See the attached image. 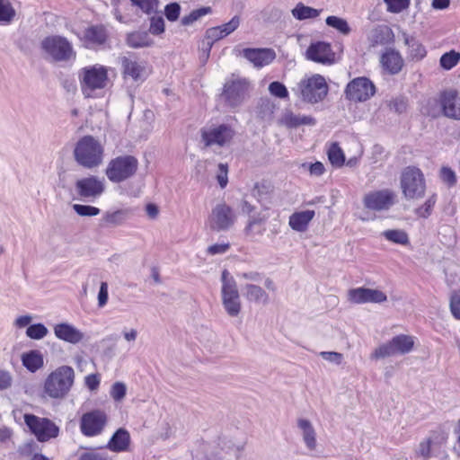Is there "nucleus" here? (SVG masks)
I'll list each match as a JSON object with an SVG mask.
<instances>
[{"instance_id": "obj_1", "label": "nucleus", "mask_w": 460, "mask_h": 460, "mask_svg": "<svg viewBox=\"0 0 460 460\" xmlns=\"http://www.w3.org/2000/svg\"><path fill=\"white\" fill-rule=\"evenodd\" d=\"M109 68L101 64L82 67L77 77L82 94L85 98H100L110 84Z\"/></svg>"}, {"instance_id": "obj_2", "label": "nucleus", "mask_w": 460, "mask_h": 460, "mask_svg": "<svg viewBox=\"0 0 460 460\" xmlns=\"http://www.w3.org/2000/svg\"><path fill=\"white\" fill-rule=\"evenodd\" d=\"M73 155L79 165L86 169H93L102 164L104 146L94 137L84 136L75 143Z\"/></svg>"}, {"instance_id": "obj_3", "label": "nucleus", "mask_w": 460, "mask_h": 460, "mask_svg": "<svg viewBox=\"0 0 460 460\" xmlns=\"http://www.w3.org/2000/svg\"><path fill=\"white\" fill-rule=\"evenodd\" d=\"M75 382V371L69 366H60L45 379L44 393L52 399H63L70 392Z\"/></svg>"}, {"instance_id": "obj_4", "label": "nucleus", "mask_w": 460, "mask_h": 460, "mask_svg": "<svg viewBox=\"0 0 460 460\" xmlns=\"http://www.w3.org/2000/svg\"><path fill=\"white\" fill-rule=\"evenodd\" d=\"M40 48L46 57L55 62H73L76 58L73 44L60 35L44 38L40 42Z\"/></svg>"}, {"instance_id": "obj_5", "label": "nucleus", "mask_w": 460, "mask_h": 460, "mask_svg": "<svg viewBox=\"0 0 460 460\" xmlns=\"http://www.w3.org/2000/svg\"><path fill=\"white\" fill-rule=\"evenodd\" d=\"M400 187L406 199H420L426 191V181L423 172L416 166L405 167L400 175Z\"/></svg>"}, {"instance_id": "obj_6", "label": "nucleus", "mask_w": 460, "mask_h": 460, "mask_svg": "<svg viewBox=\"0 0 460 460\" xmlns=\"http://www.w3.org/2000/svg\"><path fill=\"white\" fill-rule=\"evenodd\" d=\"M292 91L303 101L317 103L327 95L328 86L322 75H314L302 79Z\"/></svg>"}, {"instance_id": "obj_7", "label": "nucleus", "mask_w": 460, "mask_h": 460, "mask_svg": "<svg viewBox=\"0 0 460 460\" xmlns=\"http://www.w3.org/2000/svg\"><path fill=\"white\" fill-rule=\"evenodd\" d=\"M221 281V298L224 309L229 316L236 317L239 315L242 309L236 282L226 270L222 272Z\"/></svg>"}, {"instance_id": "obj_8", "label": "nucleus", "mask_w": 460, "mask_h": 460, "mask_svg": "<svg viewBox=\"0 0 460 460\" xmlns=\"http://www.w3.org/2000/svg\"><path fill=\"white\" fill-rule=\"evenodd\" d=\"M200 134L206 146L225 147L232 143L236 132L231 125L222 123L206 126Z\"/></svg>"}, {"instance_id": "obj_9", "label": "nucleus", "mask_w": 460, "mask_h": 460, "mask_svg": "<svg viewBox=\"0 0 460 460\" xmlns=\"http://www.w3.org/2000/svg\"><path fill=\"white\" fill-rule=\"evenodd\" d=\"M138 166L137 159L132 155H120L112 159L106 169L108 179L115 183L132 177Z\"/></svg>"}, {"instance_id": "obj_10", "label": "nucleus", "mask_w": 460, "mask_h": 460, "mask_svg": "<svg viewBox=\"0 0 460 460\" xmlns=\"http://www.w3.org/2000/svg\"><path fill=\"white\" fill-rule=\"evenodd\" d=\"M250 83L245 78L233 75L224 85L223 98L231 108L240 106L248 97Z\"/></svg>"}, {"instance_id": "obj_11", "label": "nucleus", "mask_w": 460, "mask_h": 460, "mask_svg": "<svg viewBox=\"0 0 460 460\" xmlns=\"http://www.w3.org/2000/svg\"><path fill=\"white\" fill-rule=\"evenodd\" d=\"M121 66V74L124 79L134 82L145 81L150 74L147 62L138 58L134 54L122 56L119 58Z\"/></svg>"}, {"instance_id": "obj_12", "label": "nucleus", "mask_w": 460, "mask_h": 460, "mask_svg": "<svg viewBox=\"0 0 460 460\" xmlns=\"http://www.w3.org/2000/svg\"><path fill=\"white\" fill-rule=\"evenodd\" d=\"M23 418L25 424L40 442L58 437L59 429L52 420L29 413L24 414Z\"/></svg>"}, {"instance_id": "obj_13", "label": "nucleus", "mask_w": 460, "mask_h": 460, "mask_svg": "<svg viewBox=\"0 0 460 460\" xmlns=\"http://www.w3.org/2000/svg\"><path fill=\"white\" fill-rule=\"evenodd\" d=\"M236 221V215L233 208L226 203L217 204L208 217V226L217 232L230 229Z\"/></svg>"}, {"instance_id": "obj_14", "label": "nucleus", "mask_w": 460, "mask_h": 460, "mask_svg": "<svg viewBox=\"0 0 460 460\" xmlns=\"http://www.w3.org/2000/svg\"><path fill=\"white\" fill-rule=\"evenodd\" d=\"M364 207L371 211H387L396 201V193L391 189L371 190L363 197Z\"/></svg>"}, {"instance_id": "obj_15", "label": "nucleus", "mask_w": 460, "mask_h": 460, "mask_svg": "<svg viewBox=\"0 0 460 460\" xmlns=\"http://www.w3.org/2000/svg\"><path fill=\"white\" fill-rule=\"evenodd\" d=\"M414 341L411 336L397 335L389 342L382 344L373 352L372 358H384L396 354H406L410 352L413 347Z\"/></svg>"}, {"instance_id": "obj_16", "label": "nucleus", "mask_w": 460, "mask_h": 460, "mask_svg": "<svg viewBox=\"0 0 460 460\" xmlns=\"http://www.w3.org/2000/svg\"><path fill=\"white\" fill-rule=\"evenodd\" d=\"M376 93L374 84L367 77H357L350 81L345 89L346 98L349 101L366 102Z\"/></svg>"}, {"instance_id": "obj_17", "label": "nucleus", "mask_w": 460, "mask_h": 460, "mask_svg": "<svg viewBox=\"0 0 460 460\" xmlns=\"http://www.w3.org/2000/svg\"><path fill=\"white\" fill-rule=\"evenodd\" d=\"M107 422L103 411L94 410L84 413L80 421L81 432L86 437H94L102 433Z\"/></svg>"}, {"instance_id": "obj_18", "label": "nucleus", "mask_w": 460, "mask_h": 460, "mask_svg": "<svg viewBox=\"0 0 460 460\" xmlns=\"http://www.w3.org/2000/svg\"><path fill=\"white\" fill-rule=\"evenodd\" d=\"M84 46L87 49H93L104 47L109 40V31L102 24H94L88 26L83 32L78 35Z\"/></svg>"}, {"instance_id": "obj_19", "label": "nucleus", "mask_w": 460, "mask_h": 460, "mask_svg": "<svg viewBox=\"0 0 460 460\" xmlns=\"http://www.w3.org/2000/svg\"><path fill=\"white\" fill-rule=\"evenodd\" d=\"M104 190V180L93 175L79 179L75 182L76 193L84 199H96L103 193Z\"/></svg>"}, {"instance_id": "obj_20", "label": "nucleus", "mask_w": 460, "mask_h": 460, "mask_svg": "<svg viewBox=\"0 0 460 460\" xmlns=\"http://www.w3.org/2000/svg\"><path fill=\"white\" fill-rule=\"evenodd\" d=\"M348 300L353 304H381L387 300V296L379 289L356 288L348 291Z\"/></svg>"}, {"instance_id": "obj_21", "label": "nucleus", "mask_w": 460, "mask_h": 460, "mask_svg": "<svg viewBox=\"0 0 460 460\" xmlns=\"http://www.w3.org/2000/svg\"><path fill=\"white\" fill-rule=\"evenodd\" d=\"M306 58L316 63L332 64L334 62L335 54L330 43L316 41L311 43L306 50Z\"/></svg>"}, {"instance_id": "obj_22", "label": "nucleus", "mask_w": 460, "mask_h": 460, "mask_svg": "<svg viewBox=\"0 0 460 460\" xmlns=\"http://www.w3.org/2000/svg\"><path fill=\"white\" fill-rule=\"evenodd\" d=\"M440 103L445 116L460 119V93L454 90L444 92Z\"/></svg>"}, {"instance_id": "obj_23", "label": "nucleus", "mask_w": 460, "mask_h": 460, "mask_svg": "<svg viewBox=\"0 0 460 460\" xmlns=\"http://www.w3.org/2000/svg\"><path fill=\"white\" fill-rule=\"evenodd\" d=\"M54 334L58 340L71 344H78L84 339V333L68 323L56 324Z\"/></svg>"}, {"instance_id": "obj_24", "label": "nucleus", "mask_w": 460, "mask_h": 460, "mask_svg": "<svg viewBox=\"0 0 460 460\" xmlns=\"http://www.w3.org/2000/svg\"><path fill=\"white\" fill-rule=\"evenodd\" d=\"M243 54L256 67L267 66L276 58L274 50L270 49H244Z\"/></svg>"}, {"instance_id": "obj_25", "label": "nucleus", "mask_w": 460, "mask_h": 460, "mask_svg": "<svg viewBox=\"0 0 460 460\" xmlns=\"http://www.w3.org/2000/svg\"><path fill=\"white\" fill-rule=\"evenodd\" d=\"M130 445L129 432L125 429H119L111 438L107 448L115 453L128 451Z\"/></svg>"}, {"instance_id": "obj_26", "label": "nucleus", "mask_w": 460, "mask_h": 460, "mask_svg": "<svg viewBox=\"0 0 460 460\" xmlns=\"http://www.w3.org/2000/svg\"><path fill=\"white\" fill-rule=\"evenodd\" d=\"M22 366L31 373H35L44 367V356L39 349H31L21 355Z\"/></svg>"}, {"instance_id": "obj_27", "label": "nucleus", "mask_w": 460, "mask_h": 460, "mask_svg": "<svg viewBox=\"0 0 460 460\" xmlns=\"http://www.w3.org/2000/svg\"><path fill=\"white\" fill-rule=\"evenodd\" d=\"M381 64L385 70L394 75L401 71L403 61L399 52L387 49L381 57Z\"/></svg>"}, {"instance_id": "obj_28", "label": "nucleus", "mask_w": 460, "mask_h": 460, "mask_svg": "<svg viewBox=\"0 0 460 460\" xmlns=\"http://www.w3.org/2000/svg\"><path fill=\"white\" fill-rule=\"evenodd\" d=\"M314 215L315 213L314 210L295 212L289 217L288 224L293 230L305 232L307 229L309 223L314 217Z\"/></svg>"}, {"instance_id": "obj_29", "label": "nucleus", "mask_w": 460, "mask_h": 460, "mask_svg": "<svg viewBox=\"0 0 460 460\" xmlns=\"http://www.w3.org/2000/svg\"><path fill=\"white\" fill-rule=\"evenodd\" d=\"M279 123L287 128H294L301 125H314L315 119L311 116L286 111L279 119Z\"/></svg>"}, {"instance_id": "obj_30", "label": "nucleus", "mask_w": 460, "mask_h": 460, "mask_svg": "<svg viewBox=\"0 0 460 460\" xmlns=\"http://www.w3.org/2000/svg\"><path fill=\"white\" fill-rule=\"evenodd\" d=\"M245 298L256 304L266 305L269 302V295L260 286L254 284H246L243 288Z\"/></svg>"}, {"instance_id": "obj_31", "label": "nucleus", "mask_w": 460, "mask_h": 460, "mask_svg": "<svg viewBox=\"0 0 460 460\" xmlns=\"http://www.w3.org/2000/svg\"><path fill=\"white\" fill-rule=\"evenodd\" d=\"M297 427L302 431L303 439L306 447L314 450L316 447V433L312 423L305 419H298Z\"/></svg>"}, {"instance_id": "obj_32", "label": "nucleus", "mask_w": 460, "mask_h": 460, "mask_svg": "<svg viewBox=\"0 0 460 460\" xmlns=\"http://www.w3.org/2000/svg\"><path fill=\"white\" fill-rule=\"evenodd\" d=\"M404 43L408 46V55L415 61L421 60L427 54L425 47L414 37L403 33Z\"/></svg>"}, {"instance_id": "obj_33", "label": "nucleus", "mask_w": 460, "mask_h": 460, "mask_svg": "<svg viewBox=\"0 0 460 460\" xmlns=\"http://www.w3.org/2000/svg\"><path fill=\"white\" fill-rule=\"evenodd\" d=\"M131 214V209L129 208L107 211L103 215V221L109 226H120L130 217Z\"/></svg>"}, {"instance_id": "obj_34", "label": "nucleus", "mask_w": 460, "mask_h": 460, "mask_svg": "<svg viewBox=\"0 0 460 460\" xmlns=\"http://www.w3.org/2000/svg\"><path fill=\"white\" fill-rule=\"evenodd\" d=\"M322 10L315 9L310 6H306L302 3H298L295 8L292 9V15L299 21L306 19H314L318 17Z\"/></svg>"}, {"instance_id": "obj_35", "label": "nucleus", "mask_w": 460, "mask_h": 460, "mask_svg": "<svg viewBox=\"0 0 460 460\" xmlns=\"http://www.w3.org/2000/svg\"><path fill=\"white\" fill-rule=\"evenodd\" d=\"M127 44L130 48L137 49L150 46L152 40L146 31H135L128 34Z\"/></svg>"}, {"instance_id": "obj_36", "label": "nucleus", "mask_w": 460, "mask_h": 460, "mask_svg": "<svg viewBox=\"0 0 460 460\" xmlns=\"http://www.w3.org/2000/svg\"><path fill=\"white\" fill-rule=\"evenodd\" d=\"M225 38V35L219 26L212 27L206 31V49L203 50L204 57L207 59L214 42Z\"/></svg>"}, {"instance_id": "obj_37", "label": "nucleus", "mask_w": 460, "mask_h": 460, "mask_svg": "<svg viewBox=\"0 0 460 460\" xmlns=\"http://www.w3.org/2000/svg\"><path fill=\"white\" fill-rule=\"evenodd\" d=\"M390 34V29L387 26H376L369 33L368 39L372 45L385 44Z\"/></svg>"}, {"instance_id": "obj_38", "label": "nucleus", "mask_w": 460, "mask_h": 460, "mask_svg": "<svg viewBox=\"0 0 460 460\" xmlns=\"http://www.w3.org/2000/svg\"><path fill=\"white\" fill-rule=\"evenodd\" d=\"M382 235L389 242L394 243L406 245L409 243L407 233L401 229L385 230Z\"/></svg>"}, {"instance_id": "obj_39", "label": "nucleus", "mask_w": 460, "mask_h": 460, "mask_svg": "<svg viewBox=\"0 0 460 460\" xmlns=\"http://www.w3.org/2000/svg\"><path fill=\"white\" fill-rule=\"evenodd\" d=\"M330 163L335 167H341L345 163V155L337 143H333L327 152Z\"/></svg>"}, {"instance_id": "obj_40", "label": "nucleus", "mask_w": 460, "mask_h": 460, "mask_svg": "<svg viewBox=\"0 0 460 460\" xmlns=\"http://www.w3.org/2000/svg\"><path fill=\"white\" fill-rule=\"evenodd\" d=\"M325 22L328 26L335 29L342 35H349L351 31L350 26L343 18L331 15L326 18Z\"/></svg>"}, {"instance_id": "obj_41", "label": "nucleus", "mask_w": 460, "mask_h": 460, "mask_svg": "<svg viewBox=\"0 0 460 460\" xmlns=\"http://www.w3.org/2000/svg\"><path fill=\"white\" fill-rule=\"evenodd\" d=\"M15 16V11L10 0H0V24L10 23Z\"/></svg>"}, {"instance_id": "obj_42", "label": "nucleus", "mask_w": 460, "mask_h": 460, "mask_svg": "<svg viewBox=\"0 0 460 460\" xmlns=\"http://www.w3.org/2000/svg\"><path fill=\"white\" fill-rule=\"evenodd\" d=\"M212 13V9L209 6H203L199 9L192 10L190 14L185 15L181 18V24L188 26L199 20L201 17Z\"/></svg>"}, {"instance_id": "obj_43", "label": "nucleus", "mask_w": 460, "mask_h": 460, "mask_svg": "<svg viewBox=\"0 0 460 460\" xmlns=\"http://www.w3.org/2000/svg\"><path fill=\"white\" fill-rule=\"evenodd\" d=\"M459 61H460V53H458L455 50H451V51L447 52L441 56L439 63H440V66L444 69L450 70L454 66H456Z\"/></svg>"}, {"instance_id": "obj_44", "label": "nucleus", "mask_w": 460, "mask_h": 460, "mask_svg": "<svg viewBox=\"0 0 460 460\" xmlns=\"http://www.w3.org/2000/svg\"><path fill=\"white\" fill-rule=\"evenodd\" d=\"M49 330L42 323L30 325L26 330V335L32 340H41L47 336Z\"/></svg>"}, {"instance_id": "obj_45", "label": "nucleus", "mask_w": 460, "mask_h": 460, "mask_svg": "<svg viewBox=\"0 0 460 460\" xmlns=\"http://www.w3.org/2000/svg\"><path fill=\"white\" fill-rule=\"evenodd\" d=\"M386 4L387 12L392 13H399L409 8L411 1L410 0H383Z\"/></svg>"}, {"instance_id": "obj_46", "label": "nucleus", "mask_w": 460, "mask_h": 460, "mask_svg": "<svg viewBox=\"0 0 460 460\" xmlns=\"http://www.w3.org/2000/svg\"><path fill=\"white\" fill-rule=\"evenodd\" d=\"M134 6L139 8L143 13L150 14L156 12L158 7L157 0H130Z\"/></svg>"}, {"instance_id": "obj_47", "label": "nucleus", "mask_w": 460, "mask_h": 460, "mask_svg": "<svg viewBox=\"0 0 460 460\" xmlns=\"http://www.w3.org/2000/svg\"><path fill=\"white\" fill-rule=\"evenodd\" d=\"M437 201L436 196L432 195L429 198L427 199V200L424 202V204L415 210V214L420 217L426 218L428 217L433 209V207Z\"/></svg>"}, {"instance_id": "obj_48", "label": "nucleus", "mask_w": 460, "mask_h": 460, "mask_svg": "<svg viewBox=\"0 0 460 460\" xmlns=\"http://www.w3.org/2000/svg\"><path fill=\"white\" fill-rule=\"evenodd\" d=\"M73 209L81 217H94L100 214L101 210L93 206L74 204Z\"/></svg>"}, {"instance_id": "obj_49", "label": "nucleus", "mask_w": 460, "mask_h": 460, "mask_svg": "<svg viewBox=\"0 0 460 460\" xmlns=\"http://www.w3.org/2000/svg\"><path fill=\"white\" fill-rule=\"evenodd\" d=\"M269 92L271 95L279 99H287L288 97V91L287 87L278 81H274L270 84Z\"/></svg>"}, {"instance_id": "obj_50", "label": "nucleus", "mask_w": 460, "mask_h": 460, "mask_svg": "<svg viewBox=\"0 0 460 460\" xmlns=\"http://www.w3.org/2000/svg\"><path fill=\"white\" fill-rule=\"evenodd\" d=\"M262 222V218L251 217L245 228L247 234H261L264 231V228L261 226Z\"/></svg>"}, {"instance_id": "obj_51", "label": "nucleus", "mask_w": 460, "mask_h": 460, "mask_svg": "<svg viewBox=\"0 0 460 460\" xmlns=\"http://www.w3.org/2000/svg\"><path fill=\"white\" fill-rule=\"evenodd\" d=\"M127 387L125 384L121 382H116L111 386V396L113 398V400L119 402L125 397Z\"/></svg>"}, {"instance_id": "obj_52", "label": "nucleus", "mask_w": 460, "mask_h": 460, "mask_svg": "<svg viewBox=\"0 0 460 460\" xmlns=\"http://www.w3.org/2000/svg\"><path fill=\"white\" fill-rule=\"evenodd\" d=\"M181 6L178 3H172L165 6L164 14L170 22H175L180 15Z\"/></svg>"}, {"instance_id": "obj_53", "label": "nucleus", "mask_w": 460, "mask_h": 460, "mask_svg": "<svg viewBox=\"0 0 460 460\" xmlns=\"http://www.w3.org/2000/svg\"><path fill=\"white\" fill-rule=\"evenodd\" d=\"M149 31L152 34L159 35L164 31V21L162 17H152L150 22Z\"/></svg>"}, {"instance_id": "obj_54", "label": "nucleus", "mask_w": 460, "mask_h": 460, "mask_svg": "<svg viewBox=\"0 0 460 460\" xmlns=\"http://www.w3.org/2000/svg\"><path fill=\"white\" fill-rule=\"evenodd\" d=\"M240 25V18L239 16H234L228 22L220 25L225 37L231 34L233 31H234L238 26Z\"/></svg>"}, {"instance_id": "obj_55", "label": "nucleus", "mask_w": 460, "mask_h": 460, "mask_svg": "<svg viewBox=\"0 0 460 460\" xmlns=\"http://www.w3.org/2000/svg\"><path fill=\"white\" fill-rule=\"evenodd\" d=\"M430 448H431V439L427 438L420 442L417 449L416 454L419 456H421L425 459L429 458L430 456Z\"/></svg>"}, {"instance_id": "obj_56", "label": "nucleus", "mask_w": 460, "mask_h": 460, "mask_svg": "<svg viewBox=\"0 0 460 460\" xmlns=\"http://www.w3.org/2000/svg\"><path fill=\"white\" fill-rule=\"evenodd\" d=\"M319 355L325 360L341 365L343 360V355L335 351H321Z\"/></svg>"}, {"instance_id": "obj_57", "label": "nucleus", "mask_w": 460, "mask_h": 460, "mask_svg": "<svg viewBox=\"0 0 460 460\" xmlns=\"http://www.w3.org/2000/svg\"><path fill=\"white\" fill-rule=\"evenodd\" d=\"M228 166L226 164H218V172L217 174V181L221 188H225L228 182Z\"/></svg>"}, {"instance_id": "obj_58", "label": "nucleus", "mask_w": 460, "mask_h": 460, "mask_svg": "<svg viewBox=\"0 0 460 460\" xmlns=\"http://www.w3.org/2000/svg\"><path fill=\"white\" fill-rule=\"evenodd\" d=\"M229 243H215L208 247L207 253L212 256L224 254L229 250Z\"/></svg>"}, {"instance_id": "obj_59", "label": "nucleus", "mask_w": 460, "mask_h": 460, "mask_svg": "<svg viewBox=\"0 0 460 460\" xmlns=\"http://www.w3.org/2000/svg\"><path fill=\"white\" fill-rule=\"evenodd\" d=\"M450 310L456 319L460 320V293H454L450 298Z\"/></svg>"}, {"instance_id": "obj_60", "label": "nucleus", "mask_w": 460, "mask_h": 460, "mask_svg": "<svg viewBox=\"0 0 460 460\" xmlns=\"http://www.w3.org/2000/svg\"><path fill=\"white\" fill-rule=\"evenodd\" d=\"M79 460H109V456L103 452L91 451L82 454Z\"/></svg>"}, {"instance_id": "obj_61", "label": "nucleus", "mask_w": 460, "mask_h": 460, "mask_svg": "<svg viewBox=\"0 0 460 460\" xmlns=\"http://www.w3.org/2000/svg\"><path fill=\"white\" fill-rule=\"evenodd\" d=\"M440 177L443 180V181L447 182L449 185H454L456 182L455 172L448 167H443L441 169Z\"/></svg>"}, {"instance_id": "obj_62", "label": "nucleus", "mask_w": 460, "mask_h": 460, "mask_svg": "<svg viewBox=\"0 0 460 460\" xmlns=\"http://www.w3.org/2000/svg\"><path fill=\"white\" fill-rule=\"evenodd\" d=\"M13 377L9 371L0 370V391L6 390L11 387Z\"/></svg>"}, {"instance_id": "obj_63", "label": "nucleus", "mask_w": 460, "mask_h": 460, "mask_svg": "<svg viewBox=\"0 0 460 460\" xmlns=\"http://www.w3.org/2000/svg\"><path fill=\"white\" fill-rule=\"evenodd\" d=\"M108 296V284L106 282H102L98 293L99 307H103L107 304Z\"/></svg>"}, {"instance_id": "obj_64", "label": "nucleus", "mask_w": 460, "mask_h": 460, "mask_svg": "<svg viewBox=\"0 0 460 460\" xmlns=\"http://www.w3.org/2000/svg\"><path fill=\"white\" fill-rule=\"evenodd\" d=\"M84 383L91 391H94L100 385V378L97 375L91 374L85 376Z\"/></svg>"}]
</instances>
